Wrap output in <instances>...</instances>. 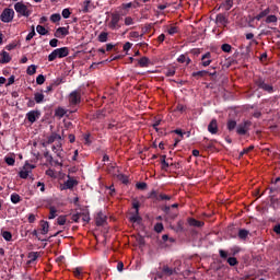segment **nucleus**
I'll return each instance as SVG.
<instances>
[{
    "label": "nucleus",
    "instance_id": "473e14b6",
    "mask_svg": "<svg viewBox=\"0 0 280 280\" xmlns=\"http://www.w3.org/2000/svg\"><path fill=\"white\" fill-rule=\"evenodd\" d=\"M11 202L13 205H19V202H21V195L16 194V192H13L11 195Z\"/></svg>",
    "mask_w": 280,
    "mask_h": 280
},
{
    "label": "nucleus",
    "instance_id": "69168bd1",
    "mask_svg": "<svg viewBox=\"0 0 280 280\" xmlns=\"http://www.w3.org/2000/svg\"><path fill=\"white\" fill-rule=\"evenodd\" d=\"M80 218H82V212L73 214L72 215V221L73 222H80Z\"/></svg>",
    "mask_w": 280,
    "mask_h": 280
},
{
    "label": "nucleus",
    "instance_id": "09e8293b",
    "mask_svg": "<svg viewBox=\"0 0 280 280\" xmlns=\"http://www.w3.org/2000/svg\"><path fill=\"white\" fill-rule=\"evenodd\" d=\"M19 174H20V178L26 179L27 176H30L31 171H28L27 168H24V171H21Z\"/></svg>",
    "mask_w": 280,
    "mask_h": 280
},
{
    "label": "nucleus",
    "instance_id": "2eb2a0df",
    "mask_svg": "<svg viewBox=\"0 0 280 280\" xmlns=\"http://www.w3.org/2000/svg\"><path fill=\"white\" fill-rule=\"evenodd\" d=\"M65 36H69V28L58 27L55 32V38H62Z\"/></svg>",
    "mask_w": 280,
    "mask_h": 280
},
{
    "label": "nucleus",
    "instance_id": "6ab92c4d",
    "mask_svg": "<svg viewBox=\"0 0 280 280\" xmlns=\"http://www.w3.org/2000/svg\"><path fill=\"white\" fill-rule=\"evenodd\" d=\"M217 23H219V25H223V27H226V25H229V19L224 14L219 13L217 15Z\"/></svg>",
    "mask_w": 280,
    "mask_h": 280
},
{
    "label": "nucleus",
    "instance_id": "de8ad7c7",
    "mask_svg": "<svg viewBox=\"0 0 280 280\" xmlns=\"http://www.w3.org/2000/svg\"><path fill=\"white\" fill-rule=\"evenodd\" d=\"M277 15H268L265 20V23H277Z\"/></svg>",
    "mask_w": 280,
    "mask_h": 280
},
{
    "label": "nucleus",
    "instance_id": "dca6fc26",
    "mask_svg": "<svg viewBox=\"0 0 280 280\" xmlns=\"http://www.w3.org/2000/svg\"><path fill=\"white\" fill-rule=\"evenodd\" d=\"M208 132H210V135H218V120L217 119H212L210 121V124L208 125Z\"/></svg>",
    "mask_w": 280,
    "mask_h": 280
},
{
    "label": "nucleus",
    "instance_id": "72a5a7b5",
    "mask_svg": "<svg viewBox=\"0 0 280 280\" xmlns=\"http://www.w3.org/2000/svg\"><path fill=\"white\" fill-rule=\"evenodd\" d=\"M28 261L27 264H33V261H36L38 259V253L37 252H31L28 254Z\"/></svg>",
    "mask_w": 280,
    "mask_h": 280
},
{
    "label": "nucleus",
    "instance_id": "f704fd0d",
    "mask_svg": "<svg viewBox=\"0 0 280 280\" xmlns=\"http://www.w3.org/2000/svg\"><path fill=\"white\" fill-rule=\"evenodd\" d=\"M97 38L98 43H106L108 40V33L102 32Z\"/></svg>",
    "mask_w": 280,
    "mask_h": 280
},
{
    "label": "nucleus",
    "instance_id": "0eeeda50",
    "mask_svg": "<svg viewBox=\"0 0 280 280\" xmlns=\"http://www.w3.org/2000/svg\"><path fill=\"white\" fill-rule=\"evenodd\" d=\"M119 21H121V14H119V12L112 13V19L108 23L109 30H119V27H121V25H119Z\"/></svg>",
    "mask_w": 280,
    "mask_h": 280
},
{
    "label": "nucleus",
    "instance_id": "79ce46f5",
    "mask_svg": "<svg viewBox=\"0 0 280 280\" xmlns=\"http://www.w3.org/2000/svg\"><path fill=\"white\" fill-rule=\"evenodd\" d=\"M26 73L27 75H34L36 73V65L28 66Z\"/></svg>",
    "mask_w": 280,
    "mask_h": 280
},
{
    "label": "nucleus",
    "instance_id": "680f3d73",
    "mask_svg": "<svg viewBox=\"0 0 280 280\" xmlns=\"http://www.w3.org/2000/svg\"><path fill=\"white\" fill-rule=\"evenodd\" d=\"M81 218H82L83 222H90L91 221V217L86 212H82Z\"/></svg>",
    "mask_w": 280,
    "mask_h": 280
},
{
    "label": "nucleus",
    "instance_id": "f257e3e1",
    "mask_svg": "<svg viewBox=\"0 0 280 280\" xmlns=\"http://www.w3.org/2000/svg\"><path fill=\"white\" fill-rule=\"evenodd\" d=\"M254 84H256L257 89H260L266 93H269V94L275 93V86H272V84L267 83L266 79L261 77L254 79Z\"/></svg>",
    "mask_w": 280,
    "mask_h": 280
},
{
    "label": "nucleus",
    "instance_id": "603ef678",
    "mask_svg": "<svg viewBox=\"0 0 280 280\" xmlns=\"http://www.w3.org/2000/svg\"><path fill=\"white\" fill-rule=\"evenodd\" d=\"M141 207V203L137 200L132 201V209H135V212L133 213H139V209Z\"/></svg>",
    "mask_w": 280,
    "mask_h": 280
},
{
    "label": "nucleus",
    "instance_id": "f3484780",
    "mask_svg": "<svg viewBox=\"0 0 280 280\" xmlns=\"http://www.w3.org/2000/svg\"><path fill=\"white\" fill-rule=\"evenodd\" d=\"M10 60H12V57H10V52L2 50L0 52V62L1 65H8V62H10Z\"/></svg>",
    "mask_w": 280,
    "mask_h": 280
},
{
    "label": "nucleus",
    "instance_id": "58836bf2",
    "mask_svg": "<svg viewBox=\"0 0 280 280\" xmlns=\"http://www.w3.org/2000/svg\"><path fill=\"white\" fill-rule=\"evenodd\" d=\"M222 51H224V54H231L233 46H231L230 44H223L221 46Z\"/></svg>",
    "mask_w": 280,
    "mask_h": 280
},
{
    "label": "nucleus",
    "instance_id": "c9c22d12",
    "mask_svg": "<svg viewBox=\"0 0 280 280\" xmlns=\"http://www.w3.org/2000/svg\"><path fill=\"white\" fill-rule=\"evenodd\" d=\"M2 237L5 240V242H12V232L10 231H3Z\"/></svg>",
    "mask_w": 280,
    "mask_h": 280
},
{
    "label": "nucleus",
    "instance_id": "1a4fd4ad",
    "mask_svg": "<svg viewBox=\"0 0 280 280\" xmlns=\"http://www.w3.org/2000/svg\"><path fill=\"white\" fill-rule=\"evenodd\" d=\"M42 116L40 109H33L26 114V119L30 124H36Z\"/></svg>",
    "mask_w": 280,
    "mask_h": 280
},
{
    "label": "nucleus",
    "instance_id": "13d9d810",
    "mask_svg": "<svg viewBox=\"0 0 280 280\" xmlns=\"http://www.w3.org/2000/svg\"><path fill=\"white\" fill-rule=\"evenodd\" d=\"M252 150H255V145H250L243 150V152L240 153V156H244V154H248V152H252Z\"/></svg>",
    "mask_w": 280,
    "mask_h": 280
},
{
    "label": "nucleus",
    "instance_id": "aec40b11",
    "mask_svg": "<svg viewBox=\"0 0 280 280\" xmlns=\"http://www.w3.org/2000/svg\"><path fill=\"white\" fill-rule=\"evenodd\" d=\"M49 233V222L42 220L40 221V234L47 235Z\"/></svg>",
    "mask_w": 280,
    "mask_h": 280
},
{
    "label": "nucleus",
    "instance_id": "6e6552de",
    "mask_svg": "<svg viewBox=\"0 0 280 280\" xmlns=\"http://www.w3.org/2000/svg\"><path fill=\"white\" fill-rule=\"evenodd\" d=\"M2 23H12L14 19V10L13 9H4L0 15Z\"/></svg>",
    "mask_w": 280,
    "mask_h": 280
},
{
    "label": "nucleus",
    "instance_id": "774afa93",
    "mask_svg": "<svg viewBox=\"0 0 280 280\" xmlns=\"http://www.w3.org/2000/svg\"><path fill=\"white\" fill-rule=\"evenodd\" d=\"M49 45L50 47H58V39L56 38L50 39Z\"/></svg>",
    "mask_w": 280,
    "mask_h": 280
},
{
    "label": "nucleus",
    "instance_id": "7c9ffc66",
    "mask_svg": "<svg viewBox=\"0 0 280 280\" xmlns=\"http://www.w3.org/2000/svg\"><path fill=\"white\" fill-rule=\"evenodd\" d=\"M228 130L230 132H233V130H235V128H237V121L233 120V119H230L228 120Z\"/></svg>",
    "mask_w": 280,
    "mask_h": 280
},
{
    "label": "nucleus",
    "instance_id": "a878e982",
    "mask_svg": "<svg viewBox=\"0 0 280 280\" xmlns=\"http://www.w3.org/2000/svg\"><path fill=\"white\" fill-rule=\"evenodd\" d=\"M138 65L141 68L150 67V58L148 57H142L138 60Z\"/></svg>",
    "mask_w": 280,
    "mask_h": 280
},
{
    "label": "nucleus",
    "instance_id": "864d4df0",
    "mask_svg": "<svg viewBox=\"0 0 280 280\" xmlns=\"http://www.w3.org/2000/svg\"><path fill=\"white\" fill-rule=\"evenodd\" d=\"M163 229H165V228L163 226V223H156V224L154 225V231H155V233H163Z\"/></svg>",
    "mask_w": 280,
    "mask_h": 280
},
{
    "label": "nucleus",
    "instance_id": "9d476101",
    "mask_svg": "<svg viewBox=\"0 0 280 280\" xmlns=\"http://www.w3.org/2000/svg\"><path fill=\"white\" fill-rule=\"evenodd\" d=\"M106 220H108V217H106V214H104V212L100 211L95 215V224H96V226H104V224H106Z\"/></svg>",
    "mask_w": 280,
    "mask_h": 280
},
{
    "label": "nucleus",
    "instance_id": "b1692460",
    "mask_svg": "<svg viewBox=\"0 0 280 280\" xmlns=\"http://www.w3.org/2000/svg\"><path fill=\"white\" fill-rule=\"evenodd\" d=\"M130 222L137 223V224H141V220H143L141 218V215H139V212H133L131 213V217L129 218Z\"/></svg>",
    "mask_w": 280,
    "mask_h": 280
},
{
    "label": "nucleus",
    "instance_id": "423d86ee",
    "mask_svg": "<svg viewBox=\"0 0 280 280\" xmlns=\"http://www.w3.org/2000/svg\"><path fill=\"white\" fill-rule=\"evenodd\" d=\"M250 126H253V122H250V120H245L241 122L238 126H236L237 135H241V137L248 135V130H250Z\"/></svg>",
    "mask_w": 280,
    "mask_h": 280
},
{
    "label": "nucleus",
    "instance_id": "c03bdc74",
    "mask_svg": "<svg viewBox=\"0 0 280 280\" xmlns=\"http://www.w3.org/2000/svg\"><path fill=\"white\" fill-rule=\"evenodd\" d=\"M159 191L151 190V192L149 194V198H151L152 200H156L159 202Z\"/></svg>",
    "mask_w": 280,
    "mask_h": 280
},
{
    "label": "nucleus",
    "instance_id": "3c124183",
    "mask_svg": "<svg viewBox=\"0 0 280 280\" xmlns=\"http://www.w3.org/2000/svg\"><path fill=\"white\" fill-rule=\"evenodd\" d=\"M228 264H229V266H237V264H240V261H237V258H235V257H229Z\"/></svg>",
    "mask_w": 280,
    "mask_h": 280
},
{
    "label": "nucleus",
    "instance_id": "37998d69",
    "mask_svg": "<svg viewBox=\"0 0 280 280\" xmlns=\"http://www.w3.org/2000/svg\"><path fill=\"white\" fill-rule=\"evenodd\" d=\"M4 163H7V165H14V163H16V160L13 156H7L4 158Z\"/></svg>",
    "mask_w": 280,
    "mask_h": 280
},
{
    "label": "nucleus",
    "instance_id": "8fccbe9b",
    "mask_svg": "<svg viewBox=\"0 0 280 280\" xmlns=\"http://www.w3.org/2000/svg\"><path fill=\"white\" fill-rule=\"evenodd\" d=\"M223 8H225L226 11L231 10V8H233V0H225Z\"/></svg>",
    "mask_w": 280,
    "mask_h": 280
},
{
    "label": "nucleus",
    "instance_id": "e2e57ef3",
    "mask_svg": "<svg viewBox=\"0 0 280 280\" xmlns=\"http://www.w3.org/2000/svg\"><path fill=\"white\" fill-rule=\"evenodd\" d=\"M125 25H135V20L130 16L125 18Z\"/></svg>",
    "mask_w": 280,
    "mask_h": 280
},
{
    "label": "nucleus",
    "instance_id": "412c9836",
    "mask_svg": "<svg viewBox=\"0 0 280 280\" xmlns=\"http://www.w3.org/2000/svg\"><path fill=\"white\" fill-rule=\"evenodd\" d=\"M69 113V109H65L63 107H57L55 109V117H59V119H62L65 115Z\"/></svg>",
    "mask_w": 280,
    "mask_h": 280
},
{
    "label": "nucleus",
    "instance_id": "052dcab7",
    "mask_svg": "<svg viewBox=\"0 0 280 280\" xmlns=\"http://www.w3.org/2000/svg\"><path fill=\"white\" fill-rule=\"evenodd\" d=\"M61 16H63L65 19H69V16H71V11L69 9H63L61 12Z\"/></svg>",
    "mask_w": 280,
    "mask_h": 280
},
{
    "label": "nucleus",
    "instance_id": "c85d7f7f",
    "mask_svg": "<svg viewBox=\"0 0 280 280\" xmlns=\"http://www.w3.org/2000/svg\"><path fill=\"white\" fill-rule=\"evenodd\" d=\"M250 234V232L246 229H241L238 231V237L240 240H246L248 237V235Z\"/></svg>",
    "mask_w": 280,
    "mask_h": 280
},
{
    "label": "nucleus",
    "instance_id": "393cba45",
    "mask_svg": "<svg viewBox=\"0 0 280 280\" xmlns=\"http://www.w3.org/2000/svg\"><path fill=\"white\" fill-rule=\"evenodd\" d=\"M34 101H35L36 104H43V102H45V94L36 92L34 94Z\"/></svg>",
    "mask_w": 280,
    "mask_h": 280
},
{
    "label": "nucleus",
    "instance_id": "39448f33",
    "mask_svg": "<svg viewBox=\"0 0 280 280\" xmlns=\"http://www.w3.org/2000/svg\"><path fill=\"white\" fill-rule=\"evenodd\" d=\"M69 105L70 106H78L79 104L82 103V92L80 90H74L72 91L69 96Z\"/></svg>",
    "mask_w": 280,
    "mask_h": 280
},
{
    "label": "nucleus",
    "instance_id": "6e6d98bb",
    "mask_svg": "<svg viewBox=\"0 0 280 280\" xmlns=\"http://www.w3.org/2000/svg\"><path fill=\"white\" fill-rule=\"evenodd\" d=\"M166 78H174L176 75V70L175 69H168L165 72Z\"/></svg>",
    "mask_w": 280,
    "mask_h": 280
},
{
    "label": "nucleus",
    "instance_id": "bb28decb",
    "mask_svg": "<svg viewBox=\"0 0 280 280\" xmlns=\"http://www.w3.org/2000/svg\"><path fill=\"white\" fill-rule=\"evenodd\" d=\"M72 272H73V275H74V277H75L77 279H83V277H84V273L82 272V268H81V267L74 268V269L72 270Z\"/></svg>",
    "mask_w": 280,
    "mask_h": 280
},
{
    "label": "nucleus",
    "instance_id": "0e129e2a",
    "mask_svg": "<svg viewBox=\"0 0 280 280\" xmlns=\"http://www.w3.org/2000/svg\"><path fill=\"white\" fill-rule=\"evenodd\" d=\"M162 240H163V242H171V244H174V242H175V240L172 237L170 238V235H167V234H164L162 236Z\"/></svg>",
    "mask_w": 280,
    "mask_h": 280
},
{
    "label": "nucleus",
    "instance_id": "4be33fe9",
    "mask_svg": "<svg viewBox=\"0 0 280 280\" xmlns=\"http://www.w3.org/2000/svg\"><path fill=\"white\" fill-rule=\"evenodd\" d=\"M209 71L208 70H199L197 72L191 73V78H196V80H200V78H205L208 75Z\"/></svg>",
    "mask_w": 280,
    "mask_h": 280
},
{
    "label": "nucleus",
    "instance_id": "c756f323",
    "mask_svg": "<svg viewBox=\"0 0 280 280\" xmlns=\"http://www.w3.org/2000/svg\"><path fill=\"white\" fill-rule=\"evenodd\" d=\"M178 32H180V28H178V26L176 25L168 26L167 34H170V36H174V34H178Z\"/></svg>",
    "mask_w": 280,
    "mask_h": 280
},
{
    "label": "nucleus",
    "instance_id": "cd10ccee",
    "mask_svg": "<svg viewBox=\"0 0 280 280\" xmlns=\"http://www.w3.org/2000/svg\"><path fill=\"white\" fill-rule=\"evenodd\" d=\"M36 32H37L40 36H47V34H49V31H47V28H45V26H43V25H37V26H36Z\"/></svg>",
    "mask_w": 280,
    "mask_h": 280
},
{
    "label": "nucleus",
    "instance_id": "f8f14e48",
    "mask_svg": "<svg viewBox=\"0 0 280 280\" xmlns=\"http://www.w3.org/2000/svg\"><path fill=\"white\" fill-rule=\"evenodd\" d=\"M213 62V60L211 59V52H206L201 56V67H209V65H211Z\"/></svg>",
    "mask_w": 280,
    "mask_h": 280
},
{
    "label": "nucleus",
    "instance_id": "7ed1b4c3",
    "mask_svg": "<svg viewBox=\"0 0 280 280\" xmlns=\"http://www.w3.org/2000/svg\"><path fill=\"white\" fill-rule=\"evenodd\" d=\"M14 10L19 19H21V16H25L26 19H28V16H32V10H30L27 5H25V3L23 2H16L14 4Z\"/></svg>",
    "mask_w": 280,
    "mask_h": 280
},
{
    "label": "nucleus",
    "instance_id": "a19ab883",
    "mask_svg": "<svg viewBox=\"0 0 280 280\" xmlns=\"http://www.w3.org/2000/svg\"><path fill=\"white\" fill-rule=\"evenodd\" d=\"M57 224H59V226H65V224H67V217L66 215L58 217Z\"/></svg>",
    "mask_w": 280,
    "mask_h": 280
},
{
    "label": "nucleus",
    "instance_id": "4d7b16f0",
    "mask_svg": "<svg viewBox=\"0 0 280 280\" xmlns=\"http://www.w3.org/2000/svg\"><path fill=\"white\" fill-rule=\"evenodd\" d=\"M60 84H65V79H62V78H57V79L52 82V86H60Z\"/></svg>",
    "mask_w": 280,
    "mask_h": 280
},
{
    "label": "nucleus",
    "instance_id": "20e7f679",
    "mask_svg": "<svg viewBox=\"0 0 280 280\" xmlns=\"http://www.w3.org/2000/svg\"><path fill=\"white\" fill-rule=\"evenodd\" d=\"M176 268H171L167 265H164L160 271L155 273L158 279H167V277H172V275H176Z\"/></svg>",
    "mask_w": 280,
    "mask_h": 280
},
{
    "label": "nucleus",
    "instance_id": "a18cd8bd",
    "mask_svg": "<svg viewBox=\"0 0 280 280\" xmlns=\"http://www.w3.org/2000/svg\"><path fill=\"white\" fill-rule=\"evenodd\" d=\"M161 163H162V170H167V167H170V163H167V161H165V159H167L166 155H162L161 156Z\"/></svg>",
    "mask_w": 280,
    "mask_h": 280
},
{
    "label": "nucleus",
    "instance_id": "338daca9",
    "mask_svg": "<svg viewBox=\"0 0 280 280\" xmlns=\"http://www.w3.org/2000/svg\"><path fill=\"white\" fill-rule=\"evenodd\" d=\"M259 14L262 16V19L268 16V14H270V8L265 9Z\"/></svg>",
    "mask_w": 280,
    "mask_h": 280
},
{
    "label": "nucleus",
    "instance_id": "4c0bfd02",
    "mask_svg": "<svg viewBox=\"0 0 280 280\" xmlns=\"http://www.w3.org/2000/svg\"><path fill=\"white\" fill-rule=\"evenodd\" d=\"M36 36V30L34 28V26H32V31L27 34L25 40L26 43H30V40H32V38H34Z\"/></svg>",
    "mask_w": 280,
    "mask_h": 280
},
{
    "label": "nucleus",
    "instance_id": "f03ea898",
    "mask_svg": "<svg viewBox=\"0 0 280 280\" xmlns=\"http://www.w3.org/2000/svg\"><path fill=\"white\" fill-rule=\"evenodd\" d=\"M67 56H69L68 47L57 48L52 50L51 54L48 55V62H54L56 58H67Z\"/></svg>",
    "mask_w": 280,
    "mask_h": 280
},
{
    "label": "nucleus",
    "instance_id": "4468645a",
    "mask_svg": "<svg viewBox=\"0 0 280 280\" xmlns=\"http://www.w3.org/2000/svg\"><path fill=\"white\" fill-rule=\"evenodd\" d=\"M74 185H78V180L71 178V176H68V179L63 183L61 190L73 189Z\"/></svg>",
    "mask_w": 280,
    "mask_h": 280
},
{
    "label": "nucleus",
    "instance_id": "5fc2aeb1",
    "mask_svg": "<svg viewBox=\"0 0 280 280\" xmlns=\"http://www.w3.org/2000/svg\"><path fill=\"white\" fill-rule=\"evenodd\" d=\"M219 255H220L221 259H229V252H226L224 249H220Z\"/></svg>",
    "mask_w": 280,
    "mask_h": 280
},
{
    "label": "nucleus",
    "instance_id": "a211bd4d",
    "mask_svg": "<svg viewBox=\"0 0 280 280\" xmlns=\"http://www.w3.org/2000/svg\"><path fill=\"white\" fill-rule=\"evenodd\" d=\"M189 226H195L196 229H202L205 226V222L196 220L194 218L188 219Z\"/></svg>",
    "mask_w": 280,
    "mask_h": 280
},
{
    "label": "nucleus",
    "instance_id": "49530a36",
    "mask_svg": "<svg viewBox=\"0 0 280 280\" xmlns=\"http://www.w3.org/2000/svg\"><path fill=\"white\" fill-rule=\"evenodd\" d=\"M137 189H140L141 191L148 189V184L145 182L137 183L136 184Z\"/></svg>",
    "mask_w": 280,
    "mask_h": 280
},
{
    "label": "nucleus",
    "instance_id": "2f4dec72",
    "mask_svg": "<svg viewBox=\"0 0 280 280\" xmlns=\"http://www.w3.org/2000/svg\"><path fill=\"white\" fill-rule=\"evenodd\" d=\"M172 200V196L160 192L158 197V202L168 201Z\"/></svg>",
    "mask_w": 280,
    "mask_h": 280
},
{
    "label": "nucleus",
    "instance_id": "ddd939ff",
    "mask_svg": "<svg viewBox=\"0 0 280 280\" xmlns=\"http://www.w3.org/2000/svg\"><path fill=\"white\" fill-rule=\"evenodd\" d=\"M52 152L57 154L58 159H65V154L62 153V142H58L51 147Z\"/></svg>",
    "mask_w": 280,
    "mask_h": 280
},
{
    "label": "nucleus",
    "instance_id": "bf43d9fd",
    "mask_svg": "<svg viewBox=\"0 0 280 280\" xmlns=\"http://www.w3.org/2000/svg\"><path fill=\"white\" fill-rule=\"evenodd\" d=\"M36 84H45V75L43 74H39L37 78H36Z\"/></svg>",
    "mask_w": 280,
    "mask_h": 280
},
{
    "label": "nucleus",
    "instance_id": "5701e85b",
    "mask_svg": "<svg viewBox=\"0 0 280 280\" xmlns=\"http://www.w3.org/2000/svg\"><path fill=\"white\" fill-rule=\"evenodd\" d=\"M57 139H58L59 141H61L62 136H60V135H58V133H52L51 136H49V137L47 138L46 143L49 145V144L54 143Z\"/></svg>",
    "mask_w": 280,
    "mask_h": 280
},
{
    "label": "nucleus",
    "instance_id": "ea45409f",
    "mask_svg": "<svg viewBox=\"0 0 280 280\" xmlns=\"http://www.w3.org/2000/svg\"><path fill=\"white\" fill-rule=\"evenodd\" d=\"M61 19L62 18L60 16V13H54L52 15H50L51 23H59Z\"/></svg>",
    "mask_w": 280,
    "mask_h": 280
},
{
    "label": "nucleus",
    "instance_id": "e433bc0d",
    "mask_svg": "<svg viewBox=\"0 0 280 280\" xmlns=\"http://www.w3.org/2000/svg\"><path fill=\"white\" fill-rule=\"evenodd\" d=\"M57 213L58 210L56 209V207H50L48 220H54L58 215Z\"/></svg>",
    "mask_w": 280,
    "mask_h": 280
},
{
    "label": "nucleus",
    "instance_id": "9b49d317",
    "mask_svg": "<svg viewBox=\"0 0 280 280\" xmlns=\"http://www.w3.org/2000/svg\"><path fill=\"white\" fill-rule=\"evenodd\" d=\"M92 10H95V5H93V1L85 0L83 2L81 12H83V14H89V12H91Z\"/></svg>",
    "mask_w": 280,
    "mask_h": 280
}]
</instances>
